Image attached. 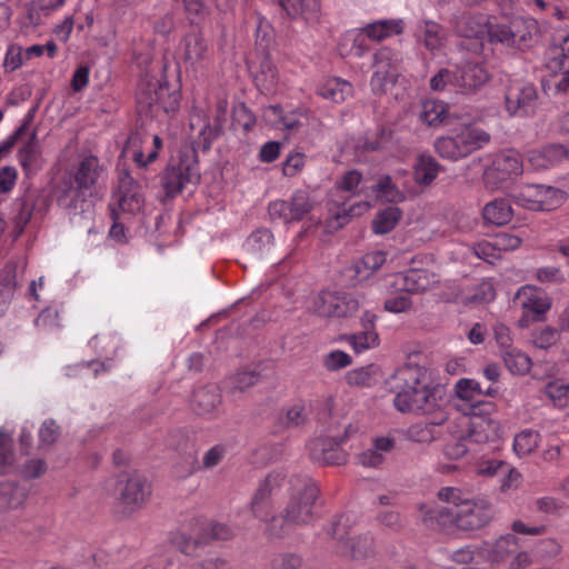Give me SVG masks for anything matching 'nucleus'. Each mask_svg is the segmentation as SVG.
<instances>
[{
	"instance_id": "obj_32",
	"label": "nucleus",
	"mask_w": 569,
	"mask_h": 569,
	"mask_svg": "<svg viewBox=\"0 0 569 569\" xmlns=\"http://www.w3.org/2000/svg\"><path fill=\"white\" fill-rule=\"evenodd\" d=\"M352 91L350 82L341 78H329L317 88V94L335 103L343 102Z\"/></svg>"
},
{
	"instance_id": "obj_6",
	"label": "nucleus",
	"mask_w": 569,
	"mask_h": 569,
	"mask_svg": "<svg viewBox=\"0 0 569 569\" xmlns=\"http://www.w3.org/2000/svg\"><path fill=\"white\" fill-rule=\"evenodd\" d=\"M537 32V21L529 17H513L508 22L495 23L488 28L490 42H499L521 51L533 46Z\"/></svg>"
},
{
	"instance_id": "obj_41",
	"label": "nucleus",
	"mask_w": 569,
	"mask_h": 569,
	"mask_svg": "<svg viewBox=\"0 0 569 569\" xmlns=\"http://www.w3.org/2000/svg\"><path fill=\"white\" fill-rule=\"evenodd\" d=\"M457 508L453 507H435L428 509L423 515V522L432 529H445L450 525L457 527Z\"/></svg>"
},
{
	"instance_id": "obj_12",
	"label": "nucleus",
	"mask_w": 569,
	"mask_h": 569,
	"mask_svg": "<svg viewBox=\"0 0 569 569\" xmlns=\"http://www.w3.org/2000/svg\"><path fill=\"white\" fill-rule=\"evenodd\" d=\"M179 52L184 66L194 71L203 68L211 56L209 43L198 28H192L183 36Z\"/></svg>"
},
{
	"instance_id": "obj_39",
	"label": "nucleus",
	"mask_w": 569,
	"mask_h": 569,
	"mask_svg": "<svg viewBox=\"0 0 569 569\" xmlns=\"http://www.w3.org/2000/svg\"><path fill=\"white\" fill-rule=\"evenodd\" d=\"M273 244V234L266 228L258 229L247 238L243 243L246 252L252 257L260 258L269 252Z\"/></svg>"
},
{
	"instance_id": "obj_47",
	"label": "nucleus",
	"mask_w": 569,
	"mask_h": 569,
	"mask_svg": "<svg viewBox=\"0 0 569 569\" xmlns=\"http://www.w3.org/2000/svg\"><path fill=\"white\" fill-rule=\"evenodd\" d=\"M288 201L292 222L302 220L312 210L315 204L310 193L306 190L295 191Z\"/></svg>"
},
{
	"instance_id": "obj_24",
	"label": "nucleus",
	"mask_w": 569,
	"mask_h": 569,
	"mask_svg": "<svg viewBox=\"0 0 569 569\" xmlns=\"http://www.w3.org/2000/svg\"><path fill=\"white\" fill-rule=\"evenodd\" d=\"M163 81L149 73L140 78L136 92V100L140 112L153 113Z\"/></svg>"
},
{
	"instance_id": "obj_57",
	"label": "nucleus",
	"mask_w": 569,
	"mask_h": 569,
	"mask_svg": "<svg viewBox=\"0 0 569 569\" xmlns=\"http://www.w3.org/2000/svg\"><path fill=\"white\" fill-rule=\"evenodd\" d=\"M436 426L431 423V419L428 422L412 423L407 430V438L413 442L429 443L435 440Z\"/></svg>"
},
{
	"instance_id": "obj_1",
	"label": "nucleus",
	"mask_w": 569,
	"mask_h": 569,
	"mask_svg": "<svg viewBox=\"0 0 569 569\" xmlns=\"http://www.w3.org/2000/svg\"><path fill=\"white\" fill-rule=\"evenodd\" d=\"M387 385L396 395L393 406L398 411L431 416L432 425L448 420L447 390L441 385H431L423 367L406 363L395 371Z\"/></svg>"
},
{
	"instance_id": "obj_17",
	"label": "nucleus",
	"mask_w": 569,
	"mask_h": 569,
	"mask_svg": "<svg viewBox=\"0 0 569 569\" xmlns=\"http://www.w3.org/2000/svg\"><path fill=\"white\" fill-rule=\"evenodd\" d=\"M387 261V253L378 250L366 253L361 259L347 266L341 271V283L346 287H353L358 282L368 279L379 270Z\"/></svg>"
},
{
	"instance_id": "obj_5",
	"label": "nucleus",
	"mask_w": 569,
	"mask_h": 569,
	"mask_svg": "<svg viewBox=\"0 0 569 569\" xmlns=\"http://www.w3.org/2000/svg\"><path fill=\"white\" fill-rule=\"evenodd\" d=\"M489 142L490 134L487 131L475 126H466L452 136L437 138L435 150L441 158L457 161Z\"/></svg>"
},
{
	"instance_id": "obj_37",
	"label": "nucleus",
	"mask_w": 569,
	"mask_h": 569,
	"mask_svg": "<svg viewBox=\"0 0 569 569\" xmlns=\"http://www.w3.org/2000/svg\"><path fill=\"white\" fill-rule=\"evenodd\" d=\"M441 170L439 162L430 154H420L415 164V181L419 186H430Z\"/></svg>"
},
{
	"instance_id": "obj_28",
	"label": "nucleus",
	"mask_w": 569,
	"mask_h": 569,
	"mask_svg": "<svg viewBox=\"0 0 569 569\" xmlns=\"http://www.w3.org/2000/svg\"><path fill=\"white\" fill-rule=\"evenodd\" d=\"M491 173H496L497 179L505 181L511 176L522 172V162L520 156L515 150H505L499 153L490 168Z\"/></svg>"
},
{
	"instance_id": "obj_46",
	"label": "nucleus",
	"mask_w": 569,
	"mask_h": 569,
	"mask_svg": "<svg viewBox=\"0 0 569 569\" xmlns=\"http://www.w3.org/2000/svg\"><path fill=\"white\" fill-rule=\"evenodd\" d=\"M502 352V358L506 367L510 372L516 375H525L531 368V359L528 355L512 347Z\"/></svg>"
},
{
	"instance_id": "obj_49",
	"label": "nucleus",
	"mask_w": 569,
	"mask_h": 569,
	"mask_svg": "<svg viewBox=\"0 0 569 569\" xmlns=\"http://www.w3.org/2000/svg\"><path fill=\"white\" fill-rule=\"evenodd\" d=\"M256 52L257 54L270 53L274 47V31L271 24L259 20L256 28Z\"/></svg>"
},
{
	"instance_id": "obj_38",
	"label": "nucleus",
	"mask_w": 569,
	"mask_h": 569,
	"mask_svg": "<svg viewBox=\"0 0 569 569\" xmlns=\"http://www.w3.org/2000/svg\"><path fill=\"white\" fill-rule=\"evenodd\" d=\"M512 208L507 199H495L483 208V219L495 226L507 224L512 218Z\"/></svg>"
},
{
	"instance_id": "obj_62",
	"label": "nucleus",
	"mask_w": 569,
	"mask_h": 569,
	"mask_svg": "<svg viewBox=\"0 0 569 569\" xmlns=\"http://www.w3.org/2000/svg\"><path fill=\"white\" fill-rule=\"evenodd\" d=\"M174 543L182 553L191 556L198 547L208 545L209 538L201 533L196 538L187 536L186 533H180L174 539Z\"/></svg>"
},
{
	"instance_id": "obj_19",
	"label": "nucleus",
	"mask_w": 569,
	"mask_h": 569,
	"mask_svg": "<svg viewBox=\"0 0 569 569\" xmlns=\"http://www.w3.org/2000/svg\"><path fill=\"white\" fill-rule=\"evenodd\" d=\"M144 197L141 186L127 172L119 176L118 207L123 213L136 214L141 211Z\"/></svg>"
},
{
	"instance_id": "obj_18",
	"label": "nucleus",
	"mask_w": 569,
	"mask_h": 569,
	"mask_svg": "<svg viewBox=\"0 0 569 569\" xmlns=\"http://www.w3.org/2000/svg\"><path fill=\"white\" fill-rule=\"evenodd\" d=\"M456 92L475 94L490 80L491 76L482 62L467 61L456 68Z\"/></svg>"
},
{
	"instance_id": "obj_26",
	"label": "nucleus",
	"mask_w": 569,
	"mask_h": 569,
	"mask_svg": "<svg viewBox=\"0 0 569 569\" xmlns=\"http://www.w3.org/2000/svg\"><path fill=\"white\" fill-rule=\"evenodd\" d=\"M341 556L355 560H362L375 555V541L371 532L367 531L347 539L338 551Z\"/></svg>"
},
{
	"instance_id": "obj_36",
	"label": "nucleus",
	"mask_w": 569,
	"mask_h": 569,
	"mask_svg": "<svg viewBox=\"0 0 569 569\" xmlns=\"http://www.w3.org/2000/svg\"><path fill=\"white\" fill-rule=\"evenodd\" d=\"M260 57L259 68L254 73V82L262 91H272L278 82V70L270 53L258 54Z\"/></svg>"
},
{
	"instance_id": "obj_55",
	"label": "nucleus",
	"mask_w": 569,
	"mask_h": 569,
	"mask_svg": "<svg viewBox=\"0 0 569 569\" xmlns=\"http://www.w3.org/2000/svg\"><path fill=\"white\" fill-rule=\"evenodd\" d=\"M376 520L380 526L393 532L400 531L406 526L405 517L395 508L377 509Z\"/></svg>"
},
{
	"instance_id": "obj_22",
	"label": "nucleus",
	"mask_w": 569,
	"mask_h": 569,
	"mask_svg": "<svg viewBox=\"0 0 569 569\" xmlns=\"http://www.w3.org/2000/svg\"><path fill=\"white\" fill-rule=\"evenodd\" d=\"M88 196H91L90 190L80 189L72 183H66L59 190L57 203L70 213H82L91 208V201L88 200Z\"/></svg>"
},
{
	"instance_id": "obj_15",
	"label": "nucleus",
	"mask_w": 569,
	"mask_h": 569,
	"mask_svg": "<svg viewBox=\"0 0 569 569\" xmlns=\"http://www.w3.org/2000/svg\"><path fill=\"white\" fill-rule=\"evenodd\" d=\"M440 282L439 276L428 269L411 268L392 276L389 287L409 293H421Z\"/></svg>"
},
{
	"instance_id": "obj_64",
	"label": "nucleus",
	"mask_w": 569,
	"mask_h": 569,
	"mask_svg": "<svg viewBox=\"0 0 569 569\" xmlns=\"http://www.w3.org/2000/svg\"><path fill=\"white\" fill-rule=\"evenodd\" d=\"M397 77L396 70H389V69H377L373 72L370 86L376 94L385 93L387 90L388 83H392Z\"/></svg>"
},
{
	"instance_id": "obj_10",
	"label": "nucleus",
	"mask_w": 569,
	"mask_h": 569,
	"mask_svg": "<svg viewBox=\"0 0 569 569\" xmlns=\"http://www.w3.org/2000/svg\"><path fill=\"white\" fill-rule=\"evenodd\" d=\"M313 311L320 317H349L359 309L358 300L347 292L321 291L313 299Z\"/></svg>"
},
{
	"instance_id": "obj_31",
	"label": "nucleus",
	"mask_w": 569,
	"mask_h": 569,
	"mask_svg": "<svg viewBox=\"0 0 569 569\" xmlns=\"http://www.w3.org/2000/svg\"><path fill=\"white\" fill-rule=\"evenodd\" d=\"M405 22L402 19L377 20L366 24L361 30L368 39L380 41L393 34L403 32Z\"/></svg>"
},
{
	"instance_id": "obj_21",
	"label": "nucleus",
	"mask_w": 569,
	"mask_h": 569,
	"mask_svg": "<svg viewBox=\"0 0 569 569\" xmlns=\"http://www.w3.org/2000/svg\"><path fill=\"white\" fill-rule=\"evenodd\" d=\"M393 132L385 127L368 131L359 136L355 142L357 156L370 152H385L392 147Z\"/></svg>"
},
{
	"instance_id": "obj_50",
	"label": "nucleus",
	"mask_w": 569,
	"mask_h": 569,
	"mask_svg": "<svg viewBox=\"0 0 569 569\" xmlns=\"http://www.w3.org/2000/svg\"><path fill=\"white\" fill-rule=\"evenodd\" d=\"M159 92V99L154 104L153 113H157L159 110H162L166 113L176 112L180 107L181 96L179 90H170L169 83L163 81Z\"/></svg>"
},
{
	"instance_id": "obj_43",
	"label": "nucleus",
	"mask_w": 569,
	"mask_h": 569,
	"mask_svg": "<svg viewBox=\"0 0 569 569\" xmlns=\"http://www.w3.org/2000/svg\"><path fill=\"white\" fill-rule=\"evenodd\" d=\"M498 428L499 425L493 419L481 421L472 420L465 438H467V441L485 443L497 435Z\"/></svg>"
},
{
	"instance_id": "obj_29",
	"label": "nucleus",
	"mask_w": 569,
	"mask_h": 569,
	"mask_svg": "<svg viewBox=\"0 0 569 569\" xmlns=\"http://www.w3.org/2000/svg\"><path fill=\"white\" fill-rule=\"evenodd\" d=\"M102 168L99 164V159L94 156L83 158L74 172L76 186L80 189L90 190L98 181Z\"/></svg>"
},
{
	"instance_id": "obj_52",
	"label": "nucleus",
	"mask_w": 569,
	"mask_h": 569,
	"mask_svg": "<svg viewBox=\"0 0 569 569\" xmlns=\"http://www.w3.org/2000/svg\"><path fill=\"white\" fill-rule=\"evenodd\" d=\"M372 193L378 199H382L388 202H397L402 199V193L392 183L390 176H382L378 181L370 187Z\"/></svg>"
},
{
	"instance_id": "obj_44",
	"label": "nucleus",
	"mask_w": 569,
	"mask_h": 569,
	"mask_svg": "<svg viewBox=\"0 0 569 569\" xmlns=\"http://www.w3.org/2000/svg\"><path fill=\"white\" fill-rule=\"evenodd\" d=\"M333 206L336 209H330L331 217L336 222V228H341L347 224L350 218L359 216L363 210H367L370 206L369 203L355 202L351 204H347L346 201H337L333 200Z\"/></svg>"
},
{
	"instance_id": "obj_56",
	"label": "nucleus",
	"mask_w": 569,
	"mask_h": 569,
	"mask_svg": "<svg viewBox=\"0 0 569 569\" xmlns=\"http://www.w3.org/2000/svg\"><path fill=\"white\" fill-rule=\"evenodd\" d=\"M347 341L356 351L361 353L368 349L375 348L379 345V336L377 331H365L356 332L347 337Z\"/></svg>"
},
{
	"instance_id": "obj_13",
	"label": "nucleus",
	"mask_w": 569,
	"mask_h": 569,
	"mask_svg": "<svg viewBox=\"0 0 569 569\" xmlns=\"http://www.w3.org/2000/svg\"><path fill=\"white\" fill-rule=\"evenodd\" d=\"M517 297L521 299L522 308V315L518 320L520 328H528L533 322L543 321L552 305L551 299L543 292L525 287L518 290Z\"/></svg>"
},
{
	"instance_id": "obj_9",
	"label": "nucleus",
	"mask_w": 569,
	"mask_h": 569,
	"mask_svg": "<svg viewBox=\"0 0 569 569\" xmlns=\"http://www.w3.org/2000/svg\"><path fill=\"white\" fill-rule=\"evenodd\" d=\"M116 490L120 503L130 510L141 508L151 495L147 478L138 471L119 473Z\"/></svg>"
},
{
	"instance_id": "obj_51",
	"label": "nucleus",
	"mask_w": 569,
	"mask_h": 569,
	"mask_svg": "<svg viewBox=\"0 0 569 569\" xmlns=\"http://www.w3.org/2000/svg\"><path fill=\"white\" fill-rule=\"evenodd\" d=\"M538 157L542 159L537 164L539 167L547 168L553 166L563 159L569 160V147L561 143H551L543 147L539 152Z\"/></svg>"
},
{
	"instance_id": "obj_58",
	"label": "nucleus",
	"mask_w": 569,
	"mask_h": 569,
	"mask_svg": "<svg viewBox=\"0 0 569 569\" xmlns=\"http://www.w3.org/2000/svg\"><path fill=\"white\" fill-rule=\"evenodd\" d=\"M545 395L553 402L555 406L562 407L566 405L569 395V383L561 379L548 382L545 387Z\"/></svg>"
},
{
	"instance_id": "obj_4",
	"label": "nucleus",
	"mask_w": 569,
	"mask_h": 569,
	"mask_svg": "<svg viewBox=\"0 0 569 569\" xmlns=\"http://www.w3.org/2000/svg\"><path fill=\"white\" fill-rule=\"evenodd\" d=\"M200 181L197 150L193 146L179 150L177 158H171L160 176L161 188L167 198H176L188 184Z\"/></svg>"
},
{
	"instance_id": "obj_54",
	"label": "nucleus",
	"mask_w": 569,
	"mask_h": 569,
	"mask_svg": "<svg viewBox=\"0 0 569 569\" xmlns=\"http://www.w3.org/2000/svg\"><path fill=\"white\" fill-rule=\"evenodd\" d=\"M349 517L346 515H340L333 517L330 523L325 528L328 536H330L333 540L337 541V551L340 550L342 543L347 541L349 537Z\"/></svg>"
},
{
	"instance_id": "obj_35",
	"label": "nucleus",
	"mask_w": 569,
	"mask_h": 569,
	"mask_svg": "<svg viewBox=\"0 0 569 569\" xmlns=\"http://www.w3.org/2000/svg\"><path fill=\"white\" fill-rule=\"evenodd\" d=\"M417 32L428 50L433 51L443 46L446 33L442 26L438 22L422 20L417 27Z\"/></svg>"
},
{
	"instance_id": "obj_40",
	"label": "nucleus",
	"mask_w": 569,
	"mask_h": 569,
	"mask_svg": "<svg viewBox=\"0 0 569 569\" xmlns=\"http://www.w3.org/2000/svg\"><path fill=\"white\" fill-rule=\"evenodd\" d=\"M402 217V211L395 206H389L377 211L371 222V229L375 234H386L392 231Z\"/></svg>"
},
{
	"instance_id": "obj_53",
	"label": "nucleus",
	"mask_w": 569,
	"mask_h": 569,
	"mask_svg": "<svg viewBox=\"0 0 569 569\" xmlns=\"http://www.w3.org/2000/svg\"><path fill=\"white\" fill-rule=\"evenodd\" d=\"M14 463L12 437L4 428H0V473H9Z\"/></svg>"
},
{
	"instance_id": "obj_20",
	"label": "nucleus",
	"mask_w": 569,
	"mask_h": 569,
	"mask_svg": "<svg viewBox=\"0 0 569 569\" xmlns=\"http://www.w3.org/2000/svg\"><path fill=\"white\" fill-rule=\"evenodd\" d=\"M222 397L216 385L201 386L193 390L191 408L199 416L216 417L221 409Z\"/></svg>"
},
{
	"instance_id": "obj_16",
	"label": "nucleus",
	"mask_w": 569,
	"mask_h": 569,
	"mask_svg": "<svg viewBox=\"0 0 569 569\" xmlns=\"http://www.w3.org/2000/svg\"><path fill=\"white\" fill-rule=\"evenodd\" d=\"M348 438V429L343 437L336 438H316L309 443L310 458L322 465L340 466L347 462L348 453L341 448Z\"/></svg>"
},
{
	"instance_id": "obj_61",
	"label": "nucleus",
	"mask_w": 569,
	"mask_h": 569,
	"mask_svg": "<svg viewBox=\"0 0 569 569\" xmlns=\"http://www.w3.org/2000/svg\"><path fill=\"white\" fill-rule=\"evenodd\" d=\"M61 435V428L53 419H46L38 431L39 448L53 445Z\"/></svg>"
},
{
	"instance_id": "obj_25",
	"label": "nucleus",
	"mask_w": 569,
	"mask_h": 569,
	"mask_svg": "<svg viewBox=\"0 0 569 569\" xmlns=\"http://www.w3.org/2000/svg\"><path fill=\"white\" fill-rule=\"evenodd\" d=\"M280 7L291 19H301L316 23L320 18V0H278Z\"/></svg>"
},
{
	"instance_id": "obj_11",
	"label": "nucleus",
	"mask_w": 569,
	"mask_h": 569,
	"mask_svg": "<svg viewBox=\"0 0 569 569\" xmlns=\"http://www.w3.org/2000/svg\"><path fill=\"white\" fill-rule=\"evenodd\" d=\"M283 481L284 475L272 471L259 483L249 503L250 511L256 519L269 522L273 509L272 496L280 489Z\"/></svg>"
},
{
	"instance_id": "obj_2",
	"label": "nucleus",
	"mask_w": 569,
	"mask_h": 569,
	"mask_svg": "<svg viewBox=\"0 0 569 569\" xmlns=\"http://www.w3.org/2000/svg\"><path fill=\"white\" fill-rule=\"evenodd\" d=\"M320 490L308 475H295L289 481V500L281 515L271 516L266 526V535L281 539L295 527L310 525L315 517V505Z\"/></svg>"
},
{
	"instance_id": "obj_3",
	"label": "nucleus",
	"mask_w": 569,
	"mask_h": 569,
	"mask_svg": "<svg viewBox=\"0 0 569 569\" xmlns=\"http://www.w3.org/2000/svg\"><path fill=\"white\" fill-rule=\"evenodd\" d=\"M438 498L457 508V528L460 530H478L488 525L495 513L493 506L488 500L469 498L458 488H441L438 491Z\"/></svg>"
},
{
	"instance_id": "obj_14",
	"label": "nucleus",
	"mask_w": 569,
	"mask_h": 569,
	"mask_svg": "<svg viewBox=\"0 0 569 569\" xmlns=\"http://www.w3.org/2000/svg\"><path fill=\"white\" fill-rule=\"evenodd\" d=\"M492 23L488 18L481 13L459 12L455 14L452 20L453 32L460 38L473 39L476 42L470 49L473 52H479L482 49L481 39L488 34V28Z\"/></svg>"
},
{
	"instance_id": "obj_59",
	"label": "nucleus",
	"mask_w": 569,
	"mask_h": 569,
	"mask_svg": "<svg viewBox=\"0 0 569 569\" xmlns=\"http://www.w3.org/2000/svg\"><path fill=\"white\" fill-rule=\"evenodd\" d=\"M456 69L442 68L430 79V88L433 91L452 90L456 92Z\"/></svg>"
},
{
	"instance_id": "obj_8",
	"label": "nucleus",
	"mask_w": 569,
	"mask_h": 569,
	"mask_svg": "<svg viewBox=\"0 0 569 569\" xmlns=\"http://www.w3.org/2000/svg\"><path fill=\"white\" fill-rule=\"evenodd\" d=\"M539 94L533 83L520 79L510 80L505 88V110L509 117L535 116Z\"/></svg>"
},
{
	"instance_id": "obj_48",
	"label": "nucleus",
	"mask_w": 569,
	"mask_h": 569,
	"mask_svg": "<svg viewBox=\"0 0 569 569\" xmlns=\"http://www.w3.org/2000/svg\"><path fill=\"white\" fill-rule=\"evenodd\" d=\"M539 441V431L525 429L516 435L513 439V450L520 457L528 456L536 450Z\"/></svg>"
},
{
	"instance_id": "obj_27",
	"label": "nucleus",
	"mask_w": 569,
	"mask_h": 569,
	"mask_svg": "<svg viewBox=\"0 0 569 569\" xmlns=\"http://www.w3.org/2000/svg\"><path fill=\"white\" fill-rule=\"evenodd\" d=\"M569 33L560 39L559 44H553L549 49L550 62L555 68L565 70L563 77L557 83V90L569 92Z\"/></svg>"
},
{
	"instance_id": "obj_63",
	"label": "nucleus",
	"mask_w": 569,
	"mask_h": 569,
	"mask_svg": "<svg viewBox=\"0 0 569 569\" xmlns=\"http://www.w3.org/2000/svg\"><path fill=\"white\" fill-rule=\"evenodd\" d=\"M223 130L213 126V123L206 122L201 128L196 144L203 151H208L212 143L218 140L222 134Z\"/></svg>"
},
{
	"instance_id": "obj_33",
	"label": "nucleus",
	"mask_w": 569,
	"mask_h": 569,
	"mask_svg": "<svg viewBox=\"0 0 569 569\" xmlns=\"http://www.w3.org/2000/svg\"><path fill=\"white\" fill-rule=\"evenodd\" d=\"M40 144L37 139V132L33 130L29 139L21 146L18 151L19 163L26 174L36 172L39 169Z\"/></svg>"
},
{
	"instance_id": "obj_23",
	"label": "nucleus",
	"mask_w": 569,
	"mask_h": 569,
	"mask_svg": "<svg viewBox=\"0 0 569 569\" xmlns=\"http://www.w3.org/2000/svg\"><path fill=\"white\" fill-rule=\"evenodd\" d=\"M519 549L518 539L511 533L501 536L493 542H483L479 547V555L491 563L505 561Z\"/></svg>"
},
{
	"instance_id": "obj_42",
	"label": "nucleus",
	"mask_w": 569,
	"mask_h": 569,
	"mask_svg": "<svg viewBox=\"0 0 569 569\" xmlns=\"http://www.w3.org/2000/svg\"><path fill=\"white\" fill-rule=\"evenodd\" d=\"M28 496V489L16 481L0 485V503L11 509L20 507Z\"/></svg>"
},
{
	"instance_id": "obj_45",
	"label": "nucleus",
	"mask_w": 569,
	"mask_h": 569,
	"mask_svg": "<svg viewBox=\"0 0 569 569\" xmlns=\"http://www.w3.org/2000/svg\"><path fill=\"white\" fill-rule=\"evenodd\" d=\"M448 106L443 101L427 100L422 103L420 120L430 127L442 123L446 119Z\"/></svg>"
},
{
	"instance_id": "obj_7",
	"label": "nucleus",
	"mask_w": 569,
	"mask_h": 569,
	"mask_svg": "<svg viewBox=\"0 0 569 569\" xmlns=\"http://www.w3.org/2000/svg\"><path fill=\"white\" fill-rule=\"evenodd\" d=\"M565 191L545 184H522L512 193L516 204L531 211H552L566 200Z\"/></svg>"
},
{
	"instance_id": "obj_30",
	"label": "nucleus",
	"mask_w": 569,
	"mask_h": 569,
	"mask_svg": "<svg viewBox=\"0 0 569 569\" xmlns=\"http://www.w3.org/2000/svg\"><path fill=\"white\" fill-rule=\"evenodd\" d=\"M17 288V266L7 263L0 270V317L8 310Z\"/></svg>"
},
{
	"instance_id": "obj_34",
	"label": "nucleus",
	"mask_w": 569,
	"mask_h": 569,
	"mask_svg": "<svg viewBox=\"0 0 569 569\" xmlns=\"http://www.w3.org/2000/svg\"><path fill=\"white\" fill-rule=\"evenodd\" d=\"M339 49L342 56L361 58L369 51L367 36L363 30L357 29L346 32L340 42Z\"/></svg>"
},
{
	"instance_id": "obj_60",
	"label": "nucleus",
	"mask_w": 569,
	"mask_h": 569,
	"mask_svg": "<svg viewBox=\"0 0 569 569\" xmlns=\"http://www.w3.org/2000/svg\"><path fill=\"white\" fill-rule=\"evenodd\" d=\"M497 406L493 401L478 399L472 405H469V408H461L465 415L470 416L472 420L479 419L488 420L491 419V415L496 411Z\"/></svg>"
}]
</instances>
